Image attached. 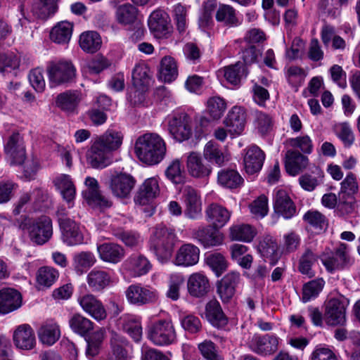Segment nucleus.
I'll use <instances>...</instances> for the list:
<instances>
[{"instance_id": "obj_1", "label": "nucleus", "mask_w": 360, "mask_h": 360, "mask_svg": "<svg viewBox=\"0 0 360 360\" xmlns=\"http://www.w3.org/2000/svg\"><path fill=\"white\" fill-rule=\"evenodd\" d=\"M123 134L122 132L108 129L102 135L97 136L88 155V160L93 168H104L111 162V155L122 145Z\"/></svg>"}, {"instance_id": "obj_2", "label": "nucleus", "mask_w": 360, "mask_h": 360, "mask_svg": "<svg viewBox=\"0 0 360 360\" xmlns=\"http://www.w3.org/2000/svg\"><path fill=\"white\" fill-rule=\"evenodd\" d=\"M135 152L141 161L148 165H155L164 158L166 145L159 135L146 134L136 140Z\"/></svg>"}, {"instance_id": "obj_3", "label": "nucleus", "mask_w": 360, "mask_h": 360, "mask_svg": "<svg viewBox=\"0 0 360 360\" xmlns=\"http://www.w3.org/2000/svg\"><path fill=\"white\" fill-rule=\"evenodd\" d=\"M176 234L172 229L164 225H157L150 238V249L162 263L172 257L176 242Z\"/></svg>"}, {"instance_id": "obj_4", "label": "nucleus", "mask_w": 360, "mask_h": 360, "mask_svg": "<svg viewBox=\"0 0 360 360\" xmlns=\"http://www.w3.org/2000/svg\"><path fill=\"white\" fill-rule=\"evenodd\" d=\"M46 72L49 85L55 87L73 82L77 70L70 60L63 59L49 61L46 65Z\"/></svg>"}, {"instance_id": "obj_5", "label": "nucleus", "mask_w": 360, "mask_h": 360, "mask_svg": "<svg viewBox=\"0 0 360 360\" xmlns=\"http://www.w3.org/2000/svg\"><path fill=\"white\" fill-rule=\"evenodd\" d=\"M349 300L343 295L331 297L324 303L323 318L328 326H344L346 323V311Z\"/></svg>"}, {"instance_id": "obj_6", "label": "nucleus", "mask_w": 360, "mask_h": 360, "mask_svg": "<svg viewBox=\"0 0 360 360\" xmlns=\"http://www.w3.org/2000/svg\"><path fill=\"white\" fill-rule=\"evenodd\" d=\"M146 337L155 345L167 346L175 342L176 334L172 321L160 319L148 327Z\"/></svg>"}, {"instance_id": "obj_7", "label": "nucleus", "mask_w": 360, "mask_h": 360, "mask_svg": "<svg viewBox=\"0 0 360 360\" xmlns=\"http://www.w3.org/2000/svg\"><path fill=\"white\" fill-rule=\"evenodd\" d=\"M124 295L127 302L136 307L155 303L158 298L157 291L154 288L141 283L130 285L125 290Z\"/></svg>"}, {"instance_id": "obj_8", "label": "nucleus", "mask_w": 360, "mask_h": 360, "mask_svg": "<svg viewBox=\"0 0 360 360\" xmlns=\"http://www.w3.org/2000/svg\"><path fill=\"white\" fill-rule=\"evenodd\" d=\"M30 240L37 245L47 243L53 235L52 221L49 217L41 216L26 227Z\"/></svg>"}, {"instance_id": "obj_9", "label": "nucleus", "mask_w": 360, "mask_h": 360, "mask_svg": "<svg viewBox=\"0 0 360 360\" xmlns=\"http://www.w3.org/2000/svg\"><path fill=\"white\" fill-rule=\"evenodd\" d=\"M321 260L329 273H334L343 269L350 263L348 245L345 243H340L334 252L330 254L323 252Z\"/></svg>"}, {"instance_id": "obj_10", "label": "nucleus", "mask_w": 360, "mask_h": 360, "mask_svg": "<svg viewBox=\"0 0 360 360\" xmlns=\"http://www.w3.org/2000/svg\"><path fill=\"white\" fill-rule=\"evenodd\" d=\"M167 129L177 141L188 140L192 134L191 120L186 113H177L167 118Z\"/></svg>"}, {"instance_id": "obj_11", "label": "nucleus", "mask_w": 360, "mask_h": 360, "mask_svg": "<svg viewBox=\"0 0 360 360\" xmlns=\"http://www.w3.org/2000/svg\"><path fill=\"white\" fill-rule=\"evenodd\" d=\"M84 184L86 188L83 191L82 195L90 206L99 209L111 207L112 202L101 194L96 179L88 176L85 179Z\"/></svg>"}, {"instance_id": "obj_12", "label": "nucleus", "mask_w": 360, "mask_h": 360, "mask_svg": "<svg viewBox=\"0 0 360 360\" xmlns=\"http://www.w3.org/2000/svg\"><path fill=\"white\" fill-rule=\"evenodd\" d=\"M136 184L135 179L130 174L120 173L112 175L108 186L112 194L118 198H127L129 196Z\"/></svg>"}, {"instance_id": "obj_13", "label": "nucleus", "mask_w": 360, "mask_h": 360, "mask_svg": "<svg viewBox=\"0 0 360 360\" xmlns=\"http://www.w3.org/2000/svg\"><path fill=\"white\" fill-rule=\"evenodd\" d=\"M247 344L252 352L261 355H269L278 349V338L268 334H255L249 338Z\"/></svg>"}, {"instance_id": "obj_14", "label": "nucleus", "mask_w": 360, "mask_h": 360, "mask_svg": "<svg viewBox=\"0 0 360 360\" xmlns=\"http://www.w3.org/2000/svg\"><path fill=\"white\" fill-rule=\"evenodd\" d=\"M11 165H21L26 159L25 146L22 137L18 132H13L4 146Z\"/></svg>"}, {"instance_id": "obj_15", "label": "nucleus", "mask_w": 360, "mask_h": 360, "mask_svg": "<svg viewBox=\"0 0 360 360\" xmlns=\"http://www.w3.org/2000/svg\"><path fill=\"white\" fill-rule=\"evenodd\" d=\"M240 281V273L231 271L217 282V292L222 302H229L233 298Z\"/></svg>"}, {"instance_id": "obj_16", "label": "nucleus", "mask_w": 360, "mask_h": 360, "mask_svg": "<svg viewBox=\"0 0 360 360\" xmlns=\"http://www.w3.org/2000/svg\"><path fill=\"white\" fill-rule=\"evenodd\" d=\"M265 160L264 152L257 145H250L243 150V165L247 174L259 172Z\"/></svg>"}, {"instance_id": "obj_17", "label": "nucleus", "mask_w": 360, "mask_h": 360, "mask_svg": "<svg viewBox=\"0 0 360 360\" xmlns=\"http://www.w3.org/2000/svg\"><path fill=\"white\" fill-rule=\"evenodd\" d=\"M13 340L15 347L23 350L32 349L36 345L35 333L27 323L19 325L13 334Z\"/></svg>"}, {"instance_id": "obj_18", "label": "nucleus", "mask_w": 360, "mask_h": 360, "mask_svg": "<svg viewBox=\"0 0 360 360\" xmlns=\"http://www.w3.org/2000/svg\"><path fill=\"white\" fill-rule=\"evenodd\" d=\"M246 113L244 108L233 106L228 112L224 120V124L231 135H240L244 130Z\"/></svg>"}, {"instance_id": "obj_19", "label": "nucleus", "mask_w": 360, "mask_h": 360, "mask_svg": "<svg viewBox=\"0 0 360 360\" xmlns=\"http://www.w3.org/2000/svg\"><path fill=\"white\" fill-rule=\"evenodd\" d=\"M22 304V295L14 288H5L0 290V314H7L18 309Z\"/></svg>"}, {"instance_id": "obj_20", "label": "nucleus", "mask_w": 360, "mask_h": 360, "mask_svg": "<svg viewBox=\"0 0 360 360\" xmlns=\"http://www.w3.org/2000/svg\"><path fill=\"white\" fill-rule=\"evenodd\" d=\"M53 184L63 199L68 204V207H72L76 195V187L71 176L65 174H59L53 179Z\"/></svg>"}, {"instance_id": "obj_21", "label": "nucleus", "mask_w": 360, "mask_h": 360, "mask_svg": "<svg viewBox=\"0 0 360 360\" xmlns=\"http://www.w3.org/2000/svg\"><path fill=\"white\" fill-rule=\"evenodd\" d=\"M132 81L135 87L139 89L135 91V96L137 95L138 100L134 101V103H142L145 100V96L143 91L149 85L150 77L149 76V69L144 64L136 65L132 72Z\"/></svg>"}, {"instance_id": "obj_22", "label": "nucleus", "mask_w": 360, "mask_h": 360, "mask_svg": "<svg viewBox=\"0 0 360 360\" xmlns=\"http://www.w3.org/2000/svg\"><path fill=\"white\" fill-rule=\"evenodd\" d=\"M77 300L82 309L94 319L101 321L107 317L103 304L94 295H84L79 297Z\"/></svg>"}, {"instance_id": "obj_23", "label": "nucleus", "mask_w": 360, "mask_h": 360, "mask_svg": "<svg viewBox=\"0 0 360 360\" xmlns=\"http://www.w3.org/2000/svg\"><path fill=\"white\" fill-rule=\"evenodd\" d=\"M150 32L158 38L166 37L169 30V15L162 10L153 11L148 19Z\"/></svg>"}, {"instance_id": "obj_24", "label": "nucleus", "mask_w": 360, "mask_h": 360, "mask_svg": "<svg viewBox=\"0 0 360 360\" xmlns=\"http://www.w3.org/2000/svg\"><path fill=\"white\" fill-rule=\"evenodd\" d=\"M274 209L276 214L286 219L292 218L296 212L294 202L287 191L283 189L278 190L276 193Z\"/></svg>"}, {"instance_id": "obj_25", "label": "nucleus", "mask_w": 360, "mask_h": 360, "mask_svg": "<svg viewBox=\"0 0 360 360\" xmlns=\"http://www.w3.org/2000/svg\"><path fill=\"white\" fill-rule=\"evenodd\" d=\"M160 193L158 181L155 177L148 178L140 186L134 197L136 204L144 205L148 204Z\"/></svg>"}, {"instance_id": "obj_26", "label": "nucleus", "mask_w": 360, "mask_h": 360, "mask_svg": "<svg viewBox=\"0 0 360 360\" xmlns=\"http://www.w3.org/2000/svg\"><path fill=\"white\" fill-rule=\"evenodd\" d=\"M97 252L102 261L110 264L119 263L125 255L124 249L115 243H103L97 245Z\"/></svg>"}, {"instance_id": "obj_27", "label": "nucleus", "mask_w": 360, "mask_h": 360, "mask_svg": "<svg viewBox=\"0 0 360 360\" xmlns=\"http://www.w3.org/2000/svg\"><path fill=\"white\" fill-rule=\"evenodd\" d=\"M205 316L207 321L214 328H222L229 322L219 301L213 298L205 306Z\"/></svg>"}, {"instance_id": "obj_28", "label": "nucleus", "mask_w": 360, "mask_h": 360, "mask_svg": "<svg viewBox=\"0 0 360 360\" xmlns=\"http://www.w3.org/2000/svg\"><path fill=\"white\" fill-rule=\"evenodd\" d=\"M200 252V249L194 245L184 244L177 250L174 263L177 266H193L199 261Z\"/></svg>"}, {"instance_id": "obj_29", "label": "nucleus", "mask_w": 360, "mask_h": 360, "mask_svg": "<svg viewBox=\"0 0 360 360\" xmlns=\"http://www.w3.org/2000/svg\"><path fill=\"white\" fill-rule=\"evenodd\" d=\"M231 212L217 203L210 205L206 209V220L210 226L222 228L229 221Z\"/></svg>"}, {"instance_id": "obj_30", "label": "nucleus", "mask_w": 360, "mask_h": 360, "mask_svg": "<svg viewBox=\"0 0 360 360\" xmlns=\"http://www.w3.org/2000/svg\"><path fill=\"white\" fill-rule=\"evenodd\" d=\"M128 345L129 342L124 337L112 332L110 338L111 352L105 360H127L128 354L126 348Z\"/></svg>"}, {"instance_id": "obj_31", "label": "nucleus", "mask_w": 360, "mask_h": 360, "mask_svg": "<svg viewBox=\"0 0 360 360\" xmlns=\"http://www.w3.org/2000/svg\"><path fill=\"white\" fill-rule=\"evenodd\" d=\"M184 203L186 205V214L191 219L198 217L201 212V196L191 187L186 188L184 193Z\"/></svg>"}, {"instance_id": "obj_32", "label": "nucleus", "mask_w": 360, "mask_h": 360, "mask_svg": "<svg viewBox=\"0 0 360 360\" xmlns=\"http://www.w3.org/2000/svg\"><path fill=\"white\" fill-rule=\"evenodd\" d=\"M125 269L134 276L146 274L151 269L148 259L141 255H131L124 263Z\"/></svg>"}, {"instance_id": "obj_33", "label": "nucleus", "mask_w": 360, "mask_h": 360, "mask_svg": "<svg viewBox=\"0 0 360 360\" xmlns=\"http://www.w3.org/2000/svg\"><path fill=\"white\" fill-rule=\"evenodd\" d=\"M308 165V158L300 152L289 150L285 154V169L286 172L295 176L303 170Z\"/></svg>"}, {"instance_id": "obj_34", "label": "nucleus", "mask_w": 360, "mask_h": 360, "mask_svg": "<svg viewBox=\"0 0 360 360\" xmlns=\"http://www.w3.org/2000/svg\"><path fill=\"white\" fill-rule=\"evenodd\" d=\"M62 239L68 245H76L83 241V235L79 225L73 220L62 222L60 226Z\"/></svg>"}, {"instance_id": "obj_35", "label": "nucleus", "mask_w": 360, "mask_h": 360, "mask_svg": "<svg viewBox=\"0 0 360 360\" xmlns=\"http://www.w3.org/2000/svg\"><path fill=\"white\" fill-rule=\"evenodd\" d=\"M39 340L44 345H53L60 337V330L58 323L52 320L44 323L38 330Z\"/></svg>"}, {"instance_id": "obj_36", "label": "nucleus", "mask_w": 360, "mask_h": 360, "mask_svg": "<svg viewBox=\"0 0 360 360\" xmlns=\"http://www.w3.org/2000/svg\"><path fill=\"white\" fill-rule=\"evenodd\" d=\"M81 100V94L77 91H66L58 95L56 103L62 110L75 112Z\"/></svg>"}, {"instance_id": "obj_37", "label": "nucleus", "mask_w": 360, "mask_h": 360, "mask_svg": "<svg viewBox=\"0 0 360 360\" xmlns=\"http://www.w3.org/2000/svg\"><path fill=\"white\" fill-rule=\"evenodd\" d=\"M89 287L94 292H99L109 285L111 277L108 272L97 269H92L86 278Z\"/></svg>"}, {"instance_id": "obj_38", "label": "nucleus", "mask_w": 360, "mask_h": 360, "mask_svg": "<svg viewBox=\"0 0 360 360\" xmlns=\"http://www.w3.org/2000/svg\"><path fill=\"white\" fill-rule=\"evenodd\" d=\"M257 234L256 229L248 224H233L229 228V236L231 240L251 242Z\"/></svg>"}, {"instance_id": "obj_39", "label": "nucleus", "mask_w": 360, "mask_h": 360, "mask_svg": "<svg viewBox=\"0 0 360 360\" xmlns=\"http://www.w3.org/2000/svg\"><path fill=\"white\" fill-rule=\"evenodd\" d=\"M321 254H318L311 248H306L299 260L298 269L300 272L309 278L314 276L312 266L318 262L319 259H321Z\"/></svg>"}, {"instance_id": "obj_40", "label": "nucleus", "mask_w": 360, "mask_h": 360, "mask_svg": "<svg viewBox=\"0 0 360 360\" xmlns=\"http://www.w3.org/2000/svg\"><path fill=\"white\" fill-rule=\"evenodd\" d=\"M226 109L225 101L220 97L214 96L208 99L204 115V121H214L220 119Z\"/></svg>"}, {"instance_id": "obj_41", "label": "nucleus", "mask_w": 360, "mask_h": 360, "mask_svg": "<svg viewBox=\"0 0 360 360\" xmlns=\"http://www.w3.org/2000/svg\"><path fill=\"white\" fill-rule=\"evenodd\" d=\"M72 29L73 25L70 22H59L51 30L50 39L59 44H68L71 39Z\"/></svg>"}, {"instance_id": "obj_42", "label": "nucleus", "mask_w": 360, "mask_h": 360, "mask_svg": "<svg viewBox=\"0 0 360 360\" xmlns=\"http://www.w3.org/2000/svg\"><path fill=\"white\" fill-rule=\"evenodd\" d=\"M71 330L83 337L86 336L94 328V323L79 313L73 314L69 319Z\"/></svg>"}, {"instance_id": "obj_43", "label": "nucleus", "mask_w": 360, "mask_h": 360, "mask_svg": "<svg viewBox=\"0 0 360 360\" xmlns=\"http://www.w3.org/2000/svg\"><path fill=\"white\" fill-rule=\"evenodd\" d=\"M159 75L160 78L165 82H172L177 78L178 66L174 58L167 56L162 58Z\"/></svg>"}, {"instance_id": "obj_44", "label": "nucleus", "mask_w": 360, "mask_h": 360, "mask_svg": "<svg viewBox=\"0 0 360 360\" xmlns=\"http://www.w3.org/2000/svg\"><path fill=\"white\" fill-rule=\"evenodd\" d=\"M218 182L224 187L234 189L240 187L243 179L235 169H221L218 172Z\"/></svg>"}, {"instance_id": "obj_45", "label": "nucleus", "mask_w": 360, "mask_h": 360, "mask_svg": "<svg viewBox=\"0 0 360 360\" xmlns=\"http://www.w3.org/2000/svg\"><path fill=\"white\" fill-rule=\"evenodd\" d=\"M101 36L95 31L85 32L80 35L79 46L85 52H96L101 48Z\"/></svg>"}, {"instance_id": "obj_46", "label": "nucleus", "mask_w": 360, "mask_h": 360, "mask_svg": "<svg viewBox=\"0 0 360 360\" xmlns=\"http://www.w3.org/2000/svg\"><path fill=\"white\" fill-rule=\"evenodd\" d=\"M258 250L262 256L269 259L271 265L276 264L278 259V245L271 237L264 238L259 244Z\"/></svg>"}, {"instance_id": "obj_47", "label": "nucleus", "mask_w": 360, "mask_h": 360, "mask_svg": "<svg viewBox=\"0 0 360 360\" xmlns=\"http://www.w3.org/2000/svg\"><path fill=\"white\" fill-rule=\"evenodd\" d=\"M325 281L318 278L306 283L302 288V301L304 303L316 299L322 291Z\"/></svg>"}, {"instance_id": "obj_48", "label": "nucleus", "mask_w": 360, "mask_h": 360, "mask_svg": "<svg viewBox=\"0 0 360 360\" xmlns=\"http://www.w3.org/2000/svg\"><path fill=\"white\" fill-rule=\"evenodd\" d=\"M205 262L217 277L221 276L229 267L228 260L221 252H214L207 255Z\"/></svg>"}, {"instance_id": "obj_49", "label": "nucleus", "mask_w": 360, "mask_h": 360, "mask_svg": "<svg viewBox=\"0 0 360 360\" xmlns=\"http://www.w3.org/2000/svg\"><path fill=\"white\" fill-rule=\"evenodd\" d=\"M138 10L131 4H124L117 7L116 10V19L123 25H131L137 18Z\"/></svg>"}, {"instance_id": "obj_50", "label": "nucleus", "mask_w": 360, "mask_h": 360, "mask_svg": "<svg viewBox=\"0 0 360 360\" xmlns=\"http://www.w3.org/2000/svg\"><path fill=\"white\" fill-rule=\"evenodd\" d=\"M215 17L218 22H223L228 26L234 27L239 25L236 10L231 5L219 4Z\"/></svg>"}, {"instance_id": "obj_51", "label": "nucleus", "mask_w": 360, "mask_h": 360, "mask_svg": "<svg viewBox=\"0 0 360 360\" xmlns=\"http://www.w3.org/2000/svg\"><path fill=\"white\" fill-rule=\"evenodd\" d=\"M59 272L52 266L40 267L37 272L36 279L38 285L49 288L58 279Z\"/></svg>"}, {"instance_id": "obj_52", "label": "nucleus", "mask_w": 360, "mask_h": 360, "mask_svg": "<svg viewBox=\"0 0 360 360\" xmlns=\"http://www.w3.org/2000/svg\"><path fill=\"white\" fill-rule=\"evenodd\" d=\"M123 330L136 342L142 339L143 328L140 318L130 316L123 323Z\"/></svg>"}, {"instance_id": "obj_53", "label": "nucleus", "mask_w": 360, "mask_h": 360, "mask_svg": "<svg viewBox=\"0 0 360 360\" xmlns=\"http://www.w3.org/2000/svg\"><path fill=\"white\" fill-rule=\"evenodd\" d=\"M220 229L210 224L204 229V248L217 247L224 243V236Z\"/></svg>"}, {"instance_id": "obj_54", "label": "nucleus", "mask_w": 360, "mask_h": 360, "mask_svg": "<svg viewBox=\"0 0 360 360\" xmlns=\"http://www.w3.org/2000/svg\"><path fill=\"white\" fill-rule=\"evenodd\" d=\"M204 158L219 166L222 165L226 161L229 160L227 155L221 152L217 143L212 141H209L205 145Z\"/></svg>"}, {"instance_id": "obj_55", "label": "nucleus", "mask_w": 360, "mask_h": 360, "mask_svg": "<svg viewBox=\"0 0 360 360\" xmlns=\"http://www.w3.org/2000/svg\"><path fill=\"white\" fill-rule=\"evenodd\" d=\"M248 72L243 64L240 62L224 69V77L231 84L237 85L242 78L245 77Z\"/></svg>"}, {"instance_id": "obj_56", "label": "nucleus", "mask_w": 360, "mask_h": 360, "mask_svg": "<svg viewBox=\"0 0 360 360\" xmlns=\"http://www.w3.org/2000/svg\"><path fill=\"white\" fill-rule=\"evenodd\" d=\"M186 167L188 173L193 177L202 176V155L200 152L193 151L188 154Z\"/></svg>"}, {"instance_id": "obj_57", "label": "nucleus", "mask_w": 360, "mask_h": 360, "mask_svg": "<svg viewBox=\"0 0 360 360\" xmlns=\"http://www.w3.org/2000/svg\"><path fill=\"white\" fill-rule=\"evenodd\" d=\"M96 262V257L91 252H81L73 257V265L77 272L83 273Z\"/></svg>"}, {"instance_id": "obj_58", "label": "nucleus", "mask_w": 360, "mask_h": 360, "mask_svg": "<svg viewBox=\"0 0 360 360\" xmlns=\"http://www.w3.org/2000/svg\"><path fill=\"white\" fill-rule=\"evenodd\" d=\"M250 214L256 219H262L269 212L268 198L264 195H259L248 205Z\"/></svg>"}, {"instance_id": "obj_59", "label": "nucleus", "mask_w": 360, "mask_h": 360, "mask_svg": "<svg viewBox=\"0 0 360 360\" xmlns=\"http://www.w3.org/2000/svg\"><path fill=\"white\" fill-rule=\"evenodd\" d=\"M166 176L175 184H182L184 181V172L179 160H173L165 171Z\"/></svg>"}, {"instance_id": "obj_60", "label": "nucleus", "mask_w": 360, "mask_h": 360, "mask_svg": "<svg viewBox=\"0 0 360 360\" xmlns=\"http://www.w3.org/2000/svg\"><path fill=\"white\" fill-rule=\"evenodd\" d=\"M173 18L176 22L178 31L184 33L187 27V10L186 8L179 3L174 6Z\"/></svg>"}, {"instance_id": "obj_61", "label": "nucleus", "mask_w": 360, "mask_h": 360, "mask_svg": "<svg viewBox=\"0 0 360 360\" xmlns=\"http://www.w3.org/2000/svg\"><path fill=\"white\" fill-rule=\"evenodd\" d=\"M288 145L294 148L300 149L303 153L310 154L313 150L312 141L308 135L297 136L288 139Z\"/></svg>"}, {"instance_id": "obj_62", "label": "nucleus", "mask_w": 360, "mask_h": 360, "mask_svg": "<svg viewBox=\"0 0 360 360\" xmlns=\"http://www.w3.org/2000/svg\"><path fill=\"white\" fill-rule=\"evenodd\" d=\"M334 131L345 146H349L353 143L354 136L348 123L342 122L335 124L334 126Z\"/></svg>"}, {"instance_id": "obj_63", "label": "nucleus", "mask_w": 360, "mask_h": 360, "mask_svg": "<svg viewBox=\"0 0 360 360\" xmlns=\"http://www.w3.org/2000/svg\"><path fill=\"white\" fill-rule=\"evenodd\" d=\"M187 288L190 295L201 297L202 296V275L200 273L191 274L188 279Z\"/></svg>"}, {"instance_id": "obj_64", "label": "nucleus", "mask_w": 360, "mask_h": 360, "mask_svg": "<svg viewBox=\"0 0 360 360\" xmlns=\"http://www.w3.org/2000/svg\"><path fill=\"white\" fill-rule=\"evenodd\" d=\"M103 338V333L101 330L94 333L86 340L87 348L86 349V354L88 357L93 358L98 354Z\"/></svg>"}]
</instances>
